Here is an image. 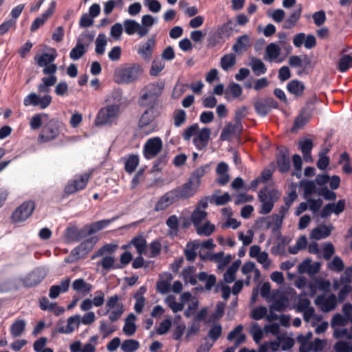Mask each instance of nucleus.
Instances as JSON below:
<instances>
[{"label": "nucleus", "instance_id": "1", "mask_svg": "<svg viewBox=\"0 0 352 352\" xmlns=\"http://www.w3.org/2000/svg\"><path fill=\"white\" fill-rule=\"evenodd\" d=\"M198 188L192 182L187 180L184 184L166 192L156 203L155 211L165 210L170 205L182 199L186 200L192 197L197 192Z\"/></svg>", "mask_w": 352, "mask_h": 352}, {"label": "nucleus", "instance_id": "2", "mask_svg": "<svg viewBox=\"0 0 352 352\" xmlns=\"http://www.w3.org/2000/svg\"><path fill=\"white\" fill-rule=\"evenodd\" d=\"M163 80L150 82L145 85L140 92L138 103L143 107H155L158 104L159 98L164 89Z\"/></svg>", "mask_w": 352, "mask_h": 352}, {"label": "nucleus", "instance_id": "3", "mask_svg": "<svg viewBox=\"0 0 352 352\" xmlns=\"http://www.w3.org/2000/svg\"><path fill=\"white\" fill-rule=\"evenodd\" d=\"M143 73L142 66L138 63L121 65L115 71V80L119 84H130L135 82Z\"/></svg>", "mask_w": 352, "mask_h": 352}, {"label": "nucleus", "instance_id": "4", "mask_svg": "<svg viewBox=\"0 0 352 352\" xmlns=\"http://www.w3.org/2000/svg\"><path fill=\"white\" fill-rule=\"evenodd\" d=\"M64 124L62 122L56 118L49 120L45 122L38 136L41 142H48L56 139L61 133Z\"/></svg>", "mask_w": 352, "mask_h": 352}, {"label": "nucleus", "instance_id": "5", "mask_svg": "<svg viewBox=\"0 0 352 352\" xmlns=\"http://www.w3.org/2000/svg\"><path fill=\"white\" fill-rule=\"evenodd\" d=\"M317 100L316 95L312 98L308 100L304 107L300 110L298 116L295 118L294 125L292 128V131L295 132L300 129H302L310 120L314 108V105Z\"/></svg>", "mask_w": 352, "mask_h": 352}, {"label": "nucleus", "instance_id": "6", "mask_svg": "<svg viewBox=\"0 0 352 352\" xmlns=\"http://www.w3.org/2000/svg\"><path fill=\"white\" fill-rule=\"evenodd\" d=\"M57 71V66L54 63H50L43 67V73L49 75L48 77L42 78V83L38 85V91L40 93L48 94L50 91V87L54 85L57 82V77L54 74Z\"/></svg>", "mask_w": 352, "mask_h": 352}, {"label": "nucleus", "instance_id": "7", "mask_svg": "<svg viewBox=\"0 0 352 352\" xmlns=\"http://www.w3.org/2000/svg\"><path fill=\"white\" fill-rule=\"evenodd\" d=\"M118 219V217H113L109 219H102L100 221H98L90 224H87L82 227L81 228H78L79 233V240L86 238L88 236H90L102 229L107 227L110 223L115 221Z\"/></svg>", "mask_w": 352, "mask_h": 352}, {"label": "nucleus", "instance_id": "8", "mask_svg": "<svg viewBox=\"0 0 352 352\" xmlns=\"http://www.w3.org/2000/svg\"><path fill=\"white\" fill-rule=\"evenodd\" d=\"M120 111V104H111L102 108L98 113L95 120L96 126H102L110 123L116 118Z\"/></svg>", "mask_w": 352, "mask_h": 352}, {"label": "nucleus", "instance_id": "9", "mask_svg": "<svg viewBox=\"0 0 352 352\" xmlns=\"http://www.w3.org/2000/svg\"><path fill=\"white\" fill-rule=\"evenodd\" d=\"M35 208L33 201H27L17 207L12 214V221L14 223H19L25 221L31 216Z\"/></svg>", "mask_w": 352, "mask_h": 352}, {"label": "nucleus", "instance_id": "10", "mask_svg": "<svg viewBox=\"0 0 352 352\" xmlns=\"http://www.w3.org/2000/svg\"><path fill=\"white\" fill-rule=\"evenodd\" d=\"M277 151L276 162L279 172L281 173H288L291 167L288 148L284 146H279L277 147Z\"/></svg>", "mask_w": 352, "mask_h": 352}, {"label": "nucleus", "instance_id": "11", "mask_svg": "<svg viewBox=\"0 0 352 352\" xmlns=\"http://www.w3.org/2000/svg\"><path fill=\"white\" fill-rule=\"evenodd\" d=\"M255 111L261 117L266 116L272 109H278V103L272 97L256 101L254 104Z\"/></svg>", "mask_w": 352, "mask_h": 352}, {"label": "nucleus", "instance_id": "12", "mask_svg": "<svg viewBox=\"0 0 352 352\" xmlns=\"http://www.w3.org/2000/svg\"><path fill=\"white\" fill-rule=\"evenodd\" d=\"M52 96L45 94L43 97L35 93H31L25 97L23 104L25 107L33 105L39 107L41 109H46L52 102Z\"/></svg>", "mask_w": 352, "mask_h": 352}, {"label": "nucleus", "instance_id": "13", "mask_svg": "<svg viewBox=\"0 0 352 352\" xmlns=\"http://www.w3.org/2000/svg\"><path fill=\"white\" fill-rule=\"evenodd\" d=\"M162 148V141L159 137L148 139L144 146V155L147 160L155 157Z\"/></svg>", "mask_w": 352, "mask_h": 352}, {"label": "nucleus", "instance_id": "14", "mask_svg": "<svg viewBox=\"0 0 352 352\" xmlns=\"http://www.w3.org/2000/svg\"><path fill=\"white\" fill-rule=\"evenodd\" d=\"M97 241L98 237L96 236H91L84 240L72 250L71 255L78 258L80 256L87 254L92 250Z\"/></svg>", "mask_w": 352, "mask_h": 352}, {"label": "nucleus", "instance_id": "15", "mask_svg": "<svg viewBox=\"0 0 352 352\" xmlns=\"http://www.w3.org/2000/svg\"><path fill=\"white\" fill-rule=\"evenodd\" d=\"M91 173H85L81 175L79 179H74L68 183L65 188V193L71 195L84 189L87 185Z\"/></svg>", "mask_w": 352, "mask_h": 352}, {"label": "nucleus", "instance_id": "16", "mask_svg": "<svg viewBox=\"0 0 352 352\" xmlns=\"http://www.w3.org/2000/svg\"><path fill=\"white\" fill-rule=\"evenodd\" d=\"M124 31L128 35H133L135 32L140 37L144 36L148 32V29L142 27L139 23L133 19H126L123 22Z\"/></svg>", "mask_w": 352, "mask_h": 352}, {"label": "nucleus", "instance_id": "17", "mask_svg": "<svg viewBox=\"0 0 352 352\" xmlns=\"http://www.w3.org/2000/svg\"><path fill=\"white\" fill-rule=\"evenodd\" d=\"M317 305L320 306L324 312H328L334 309L337 305V298L335 294H331L327 298L324 295L318 296L315 300Z\"/></svg>", "mask_w": 352, "mask_h": 352}, {"label": "nucleus", "instance_id": "18", "mask_svg": "<svg viewBox=\"0 0 352 352\" xmlns=\"http://www.w3.org/2000/svg\"><path fill=\"white\" fill-rule=\"evenodd\" d=\"M56 6V3L53 1L50 3L47 10L39 17L36 18L30 26V31L35 32L40 27H41L45 21L52 15L54 12Z\"/></svg>", "mask_w": 352, "mask_h": 352}, {"label": "nucleus", "instance_id": "19", "mask_svg": "<svg viewBox=\"0 0 352 352\" xmlns=\"http://www.w3.org/2000/svg\"><path fill=\"white\" fill-rule=\"evenodd\" d=\"M210 133L211 131L209 128L204 127L199 131L197 136L193 138V143L198 150L201 151L207 146Z\"/></svg>", "mask_w": 352, "mask_h": 352}, {"label": "nucleus", "instance_id": "20", "mask_svg": "<svg viewBox=\"0 0 352 352\" xmlns=\"http://www.w3.org/2000/svg\"><path fill=\"white\" fill-rule=\"evenodd\" d=\"M280 192L276 190H268L267 187L261 189L258 193V200L261 202L272 201L276 202L280 197Z\"/></svg>", "mask_w": 352, "mask_h": 352}, {"label": "nucleus", "instance_id": "21", "mask_svg": "<svg viewBox=\"0 0 352 352\" xmlns=\"http://www.w3.org/2000/svg\"><path fill=\"white\" fill-rule=\"evenodd\" d=\"M44 278V276L39 270H34L28 274L23 280L25 287H33L38 285Z\"/></svg>", "mask_w": 352, "mask_h": 352}, {"label": "nucleus", "instance_id": "22", "mask_svg": "<svg viewBox=\"0 0 352 352\" xmlns=\"http://www.w3.org/2000/svg\"><path fill=\"white\" fill-rule=\"evenodd\" d=\"M155 45L154 38H148L144 45L140 46L138 50V54L145 60H148L152 57L153 47Z\"/></svg>", "mask_w": 352, "mask_h": 352}, {"label": "nucleus", "instance_id": "23", "mask_svg": "<svg viewBox=\"0 0 352 352\" xmlns=\"http://www.w3.org/2000/svg\"><path fill=\"white\" fill-rule=\"evenodd\" d=\"M80 324V316L78 314L69 317L67 319L66 327L62 326L58 328L57 331L60 333L69 334L72 333L75 327L78 328Z\"/></svg>", "mask_w": 352, "mask_h": 352}, {"label": "nucleus", "instance_id": "24", "mask_svg": "<svg viewBox=\"0 0 352 352\" xmlns=\"http://www.w3.org/2000/svg\"><path fill=\"white\" fill-rule=\"evenodd\" d=\"M209 170L210 166L208 164L201 166L196 168L191 173L188 180L192 182V184L198 188L201 184V177H204L206 172Z\"/></svg>", "mask_w": 352, "mask_h": 352}, {"label": "nucleus", "instance_id": "25", "mask_svg": "<svg viewBox=\"0 0 352 352\" xmlns=\"http://www.w3.org/2000/svg\"><path fill=\"white\" fill-rule=\"evenodd\" d=\"M250 45V36L248 34H243L236 38V42L232 46V50L237 54H241L246 52Z\"/></svg>", "mask_w": 352, "mask_h": 352}, {"label": "nucleus", "instance_id": "26", "mask_svg": "<svg viewBox=\"0 0 352 352\" xmlns=\"http://www.w3.org/2000/svg\"><path fill=\"white\" fill-rule=\"evenodd\" d=\"M136 316L133 314H129L125 318L124 324L122 328L124 333L127 336H132L137 330V326L135 323Z\"/></svg>", "mask_w": 352, "mask_h": 352}, {"label": "nucleus", "instance_id": "27", "mask_svg": "<svg viewBox=\"0 0 352 352\" xmlns=\"http://www.w3.org/2000/svg\"><path fill=\"white\" fill-rule=\"evenodd\" d=\"M287 89L296 97H300L304 93L305 86L302 82L298 80H292L287 83Z\"/></svg>", "mask_w": 352, "mask_h": 352}, {"label": "nucleus", "instance_id": "28", "mask_svg": "<svg viewBox=\"0 0 352 352\" xmlns=\"http://www.w3.org/2000/svg\"><path fill=\"white\" fill-rule=\"evenodd\" d=\"M311 63V58L306 54L302 55V57L294 55L289 58V64L292 67H300L305 69Z\"/></svg>", "mask_w": 352, "mask_h": 352}, {"label": "nucleus", "instance_id": "29", "mask_svg": "<svg viewBox=\"0 0 352 352\" xmlns=\"http://www.w3.org/2000/svg\"><path fill=\"white\" fill-rule=\"evenodd\" d=\"M248 116V109L245 106L238 108L235 111L234 128H236L240 134L243 130L242 120Z\"/></svg>", "mask_w": 352, "mask_h": 352}, {"label": "nucleus", "instance_id": "30", "mask_svg": "<svg viewBox=\"0 0 352 352\" xmlns=\"http://www.w3.org/2000/svg\"><path fill=\"white\" fill-rule=\"evenodd\" d=\"M299 148L300 149L304 160L306 162L311 161V152L314 147L313 141L310 139H305L299 142Z\"/></svg>", "mask_w": 352, "mask_h": 352}, {"label": "nucleus", "instance_id": "31", "mask_svg": "<svg viewBox=\"0 0 352 352\" xmlns=\"http://www.w3.org/2000/svg\"><path fill=\"white\" fill-rule=\"evenodd\" d=\"M302 6L299 4L298 8L293 11L289 16L284 21L283 28L291 29L294 28L301 16Z\"/></svg>", "mask_w": 352, "mask_h": 352}, {"label": "nucleus", "instance_id": "32", "mask_svg": "<svg viewBox=\"0 0 352 352\" xmlns=\"http://www.w3.org/2000/svg\"><path fill=\"white\" fill-rule=\"evenodd\" d=\"M280 52L281 49L278 44L271 43L265 48V59L270 61L274 60L279 56Z\"/></svg>", "mask_w": 352, "mask_h": 352}, {"label": "nucleus", "instance_id": "33", "mask_svg": "<svg viewBox=\"0 0 352 352\" xmlns=\"http://www.w3.org/2000/svg\"><path fill=\"white\" fill-rule=\"evenodd\" d=\"M130 245H133L140 255L146 254V241L145 238L140 234L134 236L130 241Z\"/></svg>", "mask_w": 352, "mask_h": 352}, {"label": "nucleus", "instance_id": "34", "mask_svg": "<svg viewBox=\"0 0 352 352\" xmlns=\"http://www.w3.org/2000/svg\"><path fill=\"white\" fill-rule=\"evenodd\" d=\"M155 108L147 107V109L142 113L138 122L140 128L144 127L148 125L155 119Z\"/></svg>", "mask_w": 352, "mask_h": 352}, {"label": "nucleus", "instance_id": "35", "mask_svg": "<svg viewBox=\"0 0 352 352\" xmlns=\"http://www.w3.org/2000/svg\"><path fill=\"white\" fill-rule=\"evenodd\" d=\"M72 288L78 292L87 295L92 290L93 287L90 283H86L84 279L78 278L73 282Z\"/></svg>", "mask_w": 352, "mask_h": 352}, {"label": "nucleus", "instance_id": "36", "mask_svg": "<svg viewBox=\"0 0 352 352\" xmlns=\"http://www.w3.org/2000/svg\"><path fill=\"white\" fill-rule=\"evenodd\" d=\"M331 234V230L325 225H320L312 230L311 237L316 240L325 239Z\"/></svg>", "mask_w": 352, "mask_h": 352}, {"label": "nucleus", "instance_id": "37", "mask_svg": "<svg viewBox=\"0 0 352 352\" xmlns=\"http://www.w3.org/2000/svg\"><path fill=\"white\" fill-rule=\"evenodd\" d=\"M56 58V54H48V53H43L40 56H34V60L36 61V64L41 67H43L44 66L54 63Z\"/></svg>", "mask_w": 352, "mask_h": 352}, {"label": "nucleus", "instance_id": "38", "mask_svg": "<svg viewBox=\"0 0 352 352\" xmlns=\"http://www.w3.org/2000/svg\"><path fill=\"white\" fill-rule=\"evenodd\" d=\"M140 158L138 155H129L124 163V170L128 173H132L135 171L139 165Z\"/></svg>", "mask_w": 352, "mask_h": 352}, {"label": "nucleus", "instance_id": "39", "mask_svg": "<svg viewBox=\"0 0 352 352\" xmlns=\"http://www.w3.org/2000/svg\"><path fill=\"white\" fill-rule=\"evenodd\" d=\"M64 237L67 243H76L80 241L78 228L76 226L67 228L64 232Z\"/></svg>", "mask_w": 352, "mask_h": 352}, {"label": "nucleus", "instance_id": "40", "mask_svg": "<svg viewBox=\"0 0 352 352\" xmlns=\"http://www.w3.org/2000/svg\"><path fill=\"white\" fill-rule=\"evenodd\" d=\"M87 50L82 43L80 39H78L76 46L70 51L69 57L74 60L80 58L85 53Z\"/></svg>", "mask_w": 352, "mask_h": 352}, {"label": "nucleus", "instance_id": "41", "mask_svg": "<svg viewBox=\"0 0 352 352\" xmlns=\"http://www.w3.org/2000/svg\"><path fill=\"white\" fill-rule=\"evenodd\" d=\"M310 300L307 298H300L297 303V307L298 311H305V319L308 314L312 315L314 312L313 307H310Z\"/></svg>", "mask_w": 352, "mask_h": 352}, {"label": "nucleus", "instance_id": "42", "mask_svg": "<svg viewBox=\"0 0 352 352\" xmlns=\"http://www.w3.org/2000/svg\"><path fill=\"white\" fill-rule=\"evenodd\" d=\"M118 245L113 243H107L100 248L91 256V259L102 256L107 254H111L117 250Z\"/></svg>", "mask_w": 352, "mask_h": 352}, {"label": "nucleus", "instance_id": "43", "mask_svg": "<svg viewBox=\"0 0 352 352\" xmlns=\"http://www.w3.org/2000/svg\"><path fill=\"white\" fill-rule=\"evenodd\" d=\"M251 67L255 75L260 76L267 72V67L263 61L257 58H252L251 60Z\"/></svg>", "mask_w": 352, "mask_h": 352}, {"label": "nucleus", "instance_id": "44", "mask_svg": "<svg viewBox=\"0 0 352 352\" xmlns=\"http://www.w3.org/2000/svg\"><path fill=\"white\" fill-rule=\"evenodd\" d=\"M199 248V244L192 243L190 242L187 243L186 248L184 250V255L187 261L193 262L197 258V250Z\"/></svg>", "mask_w": 352, "mask_h": 352}, {"label": "nucleus", "instance_id": "45", "mask_svg": "<svg viewBox=\"0 0 352 352\" xmlns=\"http://www.w3.org/2000/svg\"><path fill=\"white\" fill-rule=\"evenodd\" d=\"M207 212L196 208L190 215V219L194 226L196 228L206 219Z\"/></svg>", "mask_w": 352, "mask_h": 352}, {"label": "nucleus", "instance_id": "46", "mask_svg": "<svg viewBox=\"0 0 352 352\" xmlns=\"http://www.w3.org/2000/svg\"><path fill=\"white\" fill-rule=\"evenodd\" d=\"M140 348V342L133 339H127L121 344V349L124 352H135Z\"/></svg>", "mask_w": 352, "mask_h": 352}, {"label": "nucleus", "instance_id": "47", "mask_svg": "<svg viewBox=\"0 0 352 352\" xmlns=\"http://www.w3.org/2000/svg\"><path fill=\"white\" fill-rule=\"evenodd\" d=\"M235 63L236 56L232 53L226 54L221 58V67L225 71H228L234 66Z\"/></svg>", "mask_w": 352, "mask_h": 352}, {"label": "nucleus", "instance_id": "48", "mask_svg": "<svg viewBox=\"0 0 352 352\" xmlns=\"http://www.w3.org/2000/svg\"><path fill=\"white\" fill-rule=\"evenodd\" d=\"M25 322L23 320H16L10 327V333L14 337L20 336L25 331Z\"/></svg>", "mask_w": 352, "mask_h": 352}, {"label": "nucleus", "instance_id": "49", "mask_svg": "<svg viewBox=\"0 0 352 352\" xmlns=\"http://www.w3.org/2000/svg\"><path fill=\"white\" fill-rule=\"evenodd\" d=\"M107 44V40L104 34H99L96 40L95 52L98 55H102L105 52V46Z\"/></svg>", "mask_w": 352, "mask_h": 352}, {"label": "nucleus", "instance_id": "50", "mask_svg": "<svg viewBox=\"0 0 352 352\" xmlns=\"http://www.w3.org/2000/svg\"><path fill=\"white\" fill-rule=\"evenodd\" d=\"M287 302V298L281 294L278 298L275 300L273 303L270 306V310H274L276 311H282L286 307Z\"/></svg>", "mask_w": 352, "mask_h": 352}, {"label": "nucleus", "instance_id": "51", "mask_svg": "<svg viewBox=\"0 0 352 352\" xmlns=\"http://www.w3.org/2000/svg\"><path fill=\"white\" fill-rule=\"evenodd\" d=\"M197 233L200 236H208L212 234V233L215 230L214 225L210 223V222H206L204 225H199L195 228Z\"/></svg>", "mask_w": 352, "mask_h": 352}, {"label": "nucleus", "instance_id": "52", "mask_svg": "<svg viewBox=\"0 0 352 352\" xmlns=\"http://www.w3.org/2000/svg\"><path fill=\"white\" fill-rule=\"evenodd\" d=\"M165 302L168 305L173 313L181 311L184 309V304L175 300V296L170 295L165 299Z\"/></svg>", "mask_w": 352, "mask_h": 352}, {"label": "nucleus", "instance_id": "53", "mask_svg": "<svg viewBox=\"0 0 352 352\" xmlns=\"http://www.w3.org/2000/svg\"><path fill=\"white\" fill-rule=\"evenodd\" d=\"M43 118H47L48 115L44 113L34 115L30 121V126L32 130H37L42 126Z\"/></svg>", "mask_w": 352, "mask_h": 352}, {"label": "nucleus", "instance_id": "54", "mask_svg": "<svg viewBox=\"0 0 352 352\" xmlns=\"http://www.w3.org/2000/svg\"><path fill=\"white\" fill-rule=\"evenodd\" d=\"M352 65V56L349 54L342 55L338 61V70L346 72Z\"/></svg>", "mask_w": 352, "mask_h": 352}, {"label": "nucleus", "instance_id": "55", "mask_svg": "<svg viewBox=\"0 0 352 352\" xmlns=\"http://www.w3.org/2000/svg\"><path fill=\"white\" fill-rule=\"evenodd\" d=\"M236 24L232 19H229L226 23L219 26L217 30L223 35L229 37L233 30L234 29Z\"/></svg>", "mask_w": 352, "mask_h": 352}, {"label": "nucleus", "instance_id": "56", "mask_svg": "<svg viewBox=\"0 0 352 352\" xmlns=\"http://www.w3.org/2000/svg\"><path fill=\"white\" fill-rule=\"evenodd\" d=\"M300 186L303 188L305 196H309L316 192V186L314 181L302 180Z\"/></svg>", "mask_w": 352, "mask_h": 352}, {"label": "nucleus", "instance_id": "57", "mask_svg": "<svg viewBox=\"0 0 352 352\" xmlns=\"http://www.w3.org/2000/svg\"><path fill=\"white\" fill-rule=\"evenodd\" d=\"M116 265L115 258L111 256H104L98 263V265L102 266V269L106 271H109L111 269H117Z\"/></svg>", "mask_w": 352, "mask_h": 352}, {"label": "nucleus", "instance_id": "58", "mask_svg": "<svg viewBox=\"0 0 352 352\" xmlns=\"http://www.w3.org/2000/svg\"><path fill=\"white\" fill-rule=\"evenodd\" d=\"M172 276L170 274V277L168 280H159L156 283V290L157 292L165 294H167L170 290V280Z\"/></svg>", "mask_w": 352, "mask_h": 352}, {"label": "nucleus", "instance_id": "59", "mask_svg": "<svg viewBox=\"0 0 352 352\" xmlns=\"http://www.w3.org/2000/svg\"><path fill=\"white\" fill-rule=\"evenodd\" d=\"M124 311V305L122 303H119L117 305V308L115 309H112L109 312V319L112 322H116L120 318Z\"/></svg>", "mask_w": 352, "mask_h": 352}, {"label": "nucleus", "instance_id": "60", "mask_svg": "<svg viewBox=\"0 0 352 352\" xmlns=\"http://www.w3.org/2000/svg\"><path fill=\"white\" fill-rule=\"evenodd\" d=\"M166 224L175 235L177 234L179 232V219L175 214L169 216L166 221Z\"/></svg>", "mask_w": 352, "mask_h": 352}, {"label": "nucleus", "instance_id": "61", "mask_svg": "<svg viewBox=\"0 0 352 352\" xmlns=\"http://www.w3.org/2000/svg\"><path fill=\"white\" fill-rule=\"evenodd\" d=\"M168 155L167 153H164L160 155L157 159L154 162L153 166V171H160L168 163Z\"/></svg>", "mask_w": 352, "mask_h": 352}, {"label": "nucleus", "instance_id": "62", "mask_svg": "<svg viewBox=\"0 0 352 352\" xmlns=\"http://www.w3.org/2000/svg\"><path fill=\"white\" fill-rule=\"evenodd\" d=\"M329 268L332 271L340 272L344 270V265L342 260L338 256H335L329 264Z\"/></svg>", "mask_w": 352, "mask_h": 352}, {"label": "nucleus", "instance_id": "63", "mask_svg": "<svg viewBox=\"0 0 352 352\" xmlns=\"http://www.w3.org/2000/svg\"><path fill=\"white\" fill-rule=\"evenodd\" d=\"M174 125L176 127L181 126L186 120V113L183 109L176 110L174 113Z\"/></svg>", "mask_w": 352, "mask_h": 352}, {"label": "nucleus", "instance_id": "64", "mask_svg": "<svg viewBox=\"0 0 352 352\" xmlns=\"http://www.w3.org/2000/svg\"><path fill=\"white\" fill-rule=\"evenodd\" d=\"M238 133L237 129L233 127V124H228L222 130L220 135L221 140H230L232 134Z\"/></svg>", "mask_w": 352, "mask_h": 352}]
</instances>
